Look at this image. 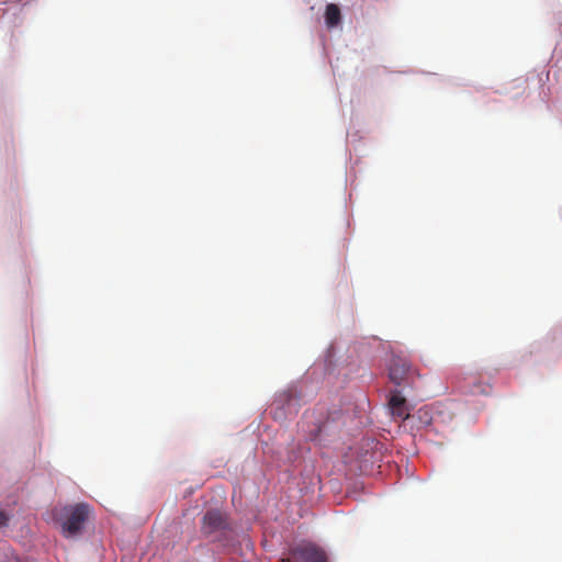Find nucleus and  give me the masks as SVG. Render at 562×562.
<instances>
[{
    "mask_svg": "<svg viewBox=\"0 0 562 562\" xmlns=\"http://www.w3.org/2000/svg\"><path fill=\"white\" fill-rule=\"evenodd\" d=\"M411 364L406 360L402 358H393L389 369L390 380L394 384L401 386L404 384L411 373Z\"/></svg>",
    "mask_w": 562,
    "mask_h": 562,
    "instance_id": "nucleus-4",
    "label": "nucleus"
},
{
    "mask_svg": "<svg viewBox=\"0 0 562 562\" xmlns=\"http://www.w3.org/2000/svg\"><path fill=\"white\" fill-rule=\"evenodd\" d=\"M389 406L391 409V413L394 417L405 420L409 417V412L407 409L406 400L401 395L400 392H393L390 401Z\"/></svg>",
    "mask_w": 562,
    "mask_h": 562,
    "instance_id": "nucleus-5",
    "label": "nucleus"
},
{
    "mask_svg": "<svg viewBox=\"0 0 562 562\" xmlns=\"http://www.w3.org/2000/svg\"><path fill=\"white\" fill-rule=\"evenodd\" d=\"M292 554L296 562H328L326 552L314 543L299 544Z\"/></svg>",
    "mask_w": 562,
    "mask_h": 562,
    "instance_id": "nucleus-2",
    "label": "nucleus"
},
{
    "mask_svg": "<svg viewBox=\"0 0 562 562\" xmlns=\"http://www.w3.org/2000/svg\"><path fill=\"white\" fill-rule=\"evenodd\" d=\"M54 518L60 525L65 537H75L81 532L89 518L90 507L86 503L66 505L53 510Z\"/></svg>",
    "mask_w": 562,
    "mask_h": 562,
    "instance_id": "nucleus-1",
    "label": "nucleus"
},
{
    "mask_svg": "<svg viewBox=\"0 0 562 562\" xmlns=\"http://www.w3.org/2000/svg\"><path fill=\"white\" fill-rule=\"evenodd\" d=\"M341 13L338 5L329 3L325 11V22L328 27H335L340 23Z\"/></svg>",
    "mask_w": 562,
    "mask_h": 562,
    "instance_id": "nucleus-6",
    "label": "nucleus"
},
{
    "mask_svg": "<svg viewBox=\"0 0 562 562\" xmlns=\"http://www.w3.org/2000/svg\"><path fill=\"white\" fill-rule=\"evenodd\" d=\"M227 528L226 517L220 510H207L202 519L201 531L205 536Z\"/></svg>",
    "mask_w": 562,
    "mask_h": 562,
    "instance_id": "nucleus-3",
    "label": "nucleus"
},
{
    "mask_svg": "<svg viewBox=\"0 0 562 562\" xmlns=\"http://www.w3.org/2000/svg\"><path fill=\"white\" fill-rule=\"evenodd\" d=\"M8 521V515L3 510H0V527L7 526Z\"/></svg>",
    "mask_w": 562,
    "mask_h": 562,
    "instance_id": "nucleus-8",
    "label": "nucleus"
},
{
    "mask_svg": "<svg viewBox=\"0 0 562 562\" xmlns=\"http://www.w3.org/2000/svg\"><path fill=\"white\" fill-rule=\"evenodd\" d=\"M490 387H491L490 385H481V384H479V385H476V386H475V389H473L471 392H472L473 394H475V393L487 394V393H488Z\"/></svg>",
    "mask_w": 562,
    "mask_h": 562,
    "instance_id": "nucleus-7",
    "label": "nucleus"
}]
</instances>
